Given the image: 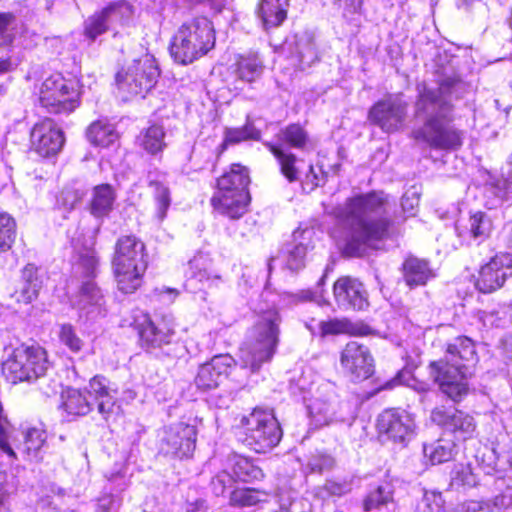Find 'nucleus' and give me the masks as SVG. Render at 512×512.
Returning a JSON list of instances; mask_svg holds the SVG:
<instances>
[{"label":"nucleus","mask_w":512,"mask_h":512,"mask_svg":"<svg viewBox=\"0 0 512 512\" xmlns=\"http://www.w3.org/2000/svg\"><path fill=\"white\" fill-rule=\"evenodd\" d=\"M379 433L386 434L394 442L409 441L414 434L415 422L405 410L387 409L377 419Z\"/></svg>","instance_id":"nucleus-19"},{"label":"nucleus","mask_w":512,"mask_h":512,"mask_svg":"<svg viewBox=\"0 0 512 512\" xmlns=\"http://www.w3.org/2000/svg\"><path fill=\"white\" fill-rule=\"evenodd\" d=\"M402 275L405 284L410 288L424 286L428 281L435 278V273L429 262L415 256H409L404 260Z\"/></svg>","instance_id":"nucleus-26"},{"label":"nucleus","mask_w":512,"mask_h":512,"mask_svg":"<svg viewBox=\"0 0 512 512\" xmlns=\"http://www.w3.org/2000/svg\"><path fill=\"white\" fill-rule=\"evenodd\" d=\"M112 265L119 290L134 292L147 267L144 243L134 235L121 236L115 245Z\"/></svg>","instance_id":"nucleus-7"},{"label":"nucleus","mask_w":512,"mask_h":512,"mask_svg":"<svg viewBox=\"0 0 512 512\" xmlns=\"http://www.w3.org/2000/svg\"><path fill=\"white\" fill-rule=\"evenodd\" d=\"M77 91L60 76L46 79L40 89V104L50 113H69L77 106Z\"/></svg>","instance_id":"nucleus-12"},{"label":"nucleus","mask_w":512,"mask_h":512,"mask_svg":"<svg viewBox=\"0 0 512 512\" xmlns=\"http://www.w3.org/2000/svg\"><path fill=\"white\" fill-rule=\"evenodd\" d=\"M414 118L419 126L412 130V137L433 149L454 151L463 144V131L453 124L454 101L461 99L466 86L456 76L442 79L436 87L417 84Z\"/></svg>","instance_id":"nucleus-1"},{"label":"nucleus","mask_w":512,"mask_h":512,"mask_svg":"<svg viewBox=\"0 0 512 512\" xmlns=\"http://www.w3.org/2000/svg\"><path fill=\"white\" fill-rule=\"evenodd\" d=\"M333 293L340 308L363 310L368 306L367 293L357 279L348 276L339 278L334 283Z\"/></svg>","instance_id":"nucleus-22"},{"label":"nucleus","mask_w":512,"mask_h":512,"mask_svg":"<svg viewBox=\"0 0 512 512\" xmlns=\"http://www.w3.org/2000/svg\"><path fill=\"white\" fill-rule=\"evenodd\" d=\"M311 230L295 231L293 233V243L286 247V266L291 271H298L304 267V259L307 254L308 245L304 240L308 239Z\"/></svg>","instance_id":"nucleus-33"},{"label":"nucleus","mask_w":512,"mask_h":512,"mask_svg":"<svg viewBox=\"0 0 512 512\" xmlns=\"http://www.w3.org/2000/svg\"><path fill=\"white\" fill-rule=\"evenodd\" d=\"M165 131L160 125H151L143 130L137 138L141 148L151 155L162 152L166 144L164 142Z\"/></svg>","instance_id":"nucleus-40"},{"label":"nucleus","mask_w":512,"mask_h":512,"mask_svg":"<svg viewBox=\"0 0 512 512\" xmlns=\"http://www.w3.org/2000/svg\"><path fill=\"white\" fill-rule=\"evenodd\" d=\"M333 4L338 8L343 7V15L345 17L360 14L363 5L362 0H333Z\"/></svg>","instance_id":"nucleus-60"},{"label":"nucleus","mask_w":512,"mask_h":512,"mask_svg":"<svg viewBox=\"0 0 512 512\" xmlns=\"http://www.w3.org/2000/svg\"><path fill=\"white\" fill-rule=\"evenodd\" d=\"M63 408L71 415H86L91 411V404L86 396L77 389H67L63 393Z\"/></svg>","instance_id":"nucleus-42"},{"label":"nucleus","mask_w":512,"mask_h":512,"mask_svg":"<svg viewBox=\"0 0 512 512\" xmlns=\"http://www.w3.org/2000/svg\"><path fill=\"white\" fill-rule=\"evenodd\" d=\"M16 237L15 220L7 213H0V253L8 251Z\"/></svg>","instance_id":"nucleus-47"},{"label":"nucleus","mask_w":512,"mask_h":512,"mask_svg":"<svg viewBox=\"0 0 512 512\" xmlns=\"http://www.w3.org/2000/svg\"><path fill=\"white\" fill-rule=\"evenodd\" d=\"M295 66L304 70L318 60L313 35L307 31L297 33L286 42Z\"/></svg>","instance_id":"nucleus-25"},{"label":"nucleus","mask_w":512,"mask_h":512,"mask_svg":"<svg viewBox=\"0 0 512 512\" xmlns=\"http://www.w3.org/2000/svg\"><path fill=\"white\" fill-rule=\"evenodd\" d=\"M265 146L276 158L280 168V173L284 176V178L289 183L300 181L301 169L299 164L303 163V160L297 158L295 154L285 150L280 145L266 142Z\"/></svg>","instance_id":"nucleus-30"},{"label":"nucleus","mask_w":512,"mask_h":512,"mask_svg":"<svg viewBox=\"0 0 512 512\" xmlns=\"http://www.w3.org/2000/svg\"><path fill=\"white\" fill-rule=\"evenodd\" d=\"M408 103L401 95L389 96L374 104L369 110V120L384 132L398 131L404 125Z\"/></svg>","instance_id":"nucleus-15"},{"label":"nucleus","mask_w":512,"mask_h":512,"mask_svg":"<svg viewBox=\"0 0 512 512\" xmlns=\"http://www.w3.org/2000/svg\"><path fill=\"white\" fill-rule=\"evenodd\" d=\"M31 142L40 156L49 157L60 151L64 143V136L54 121L46 118L33 127Z\"/></svg>","instance_id":"nucleus-21"},{"label":"nucleus","mask_w":512,"mask_h":512,"mask_svg":"<svg viewBox=\"0 0 512 512\" xmlns=\"http://www.w3.org/2000/svg\"><path fill=\"white\" fill-rule=\"evenodd\" d=\"M430 418L433 423L452 432L458 439H469L476 430L474 417L453 407H435Z\"/></svg>","instance_id":"nucleus-18"},{"label":"nucleus","mask_w":512,"mask_h":512,"mask_svg":"<svg viewBox=\"0 0 512 512\" xmlns=\"http://www.w3.org/2000/svg\"><path fill=\"white\" fill-rule=\"evenodd\" d=\"M455 512H484V500H467L455 507Z\"/></svg>","instance_id":"nucleus-64"},{"label":"nucleus","mask_w":512,"mask_h":512,"mask_svg":"<svg viewBox=\"0 0 512 512\" xmlns=\"http://www.w3.org/2000/svg\"><path fill=\"white\" fill-rule=\"evenodd\" d=\"M269 493L254 488L236 489L231 493L230 503L237 507H250L261 502H266Z\"/></svg>","instance_id":"nucleus-43"},{"label":"nucleus","mask_w":512,"mask_h":512,"mask_svg":"<svg viewBox=\"0 0 512 512\" xmlns=\"http://www.w3.org/2000/svg\"><path fill=\"white\" fill-rule=\"evenodd\" d=\"M506 319V312L499 310L484 311L481 315L483 324L488 327H500L506 322Z\"/></svg>","instance_id":"nucleus-58"},{"label":"nucleus","mask_w":512,"mask_h":512,"mask_svg":"<svg viewBox=\"0 0 512 512\" xmlns=\"http://www.w3.org/2000/svg\"><path fill=\"white\" fill-rule=\"evenodd\" d=\"M444 499L440 492L426 491L422 499L417 503L415 512H442Z\"/></svg>","instance_id":"nucleus-51"},{"label":"nucleus","mask_w":512,"mask_h":512,"mask_svg":"<svg viewBox=\"0 0 512 512\" xmlns=\"http://www.w3.org/2000/svg\"><path fill=\"white\" fill-rule=\"evenodd\" d=\"M234 478L231 473L227 471L219 472L215 477L211 480V488L213 493L216 496L223 495L227 488H230L234 482Z\"/></svg>","instance_id":"nucleus-56"},{"label":"nucleus","mask_w":512,"mask_h":512,"mask_svg":"<svg viewBox=\"0 0 512 512\" xmlns=\"http://www.w3.org/2000/svg\"><path fill=\"white\" fill-rule=\"evenodd\" d=\"M475 361L473 341L460 336L447 345L444 359L429 364V375L444 394L459 402L468 394V369Z\"/></svg>","instance_id":"nucleus-3"},{"label":"nucleus","mask_w":512,"mask_h":512,"mask_svg":"<svg viewBox=\"0 0 512 512\" xmlns=\"http://www.w3.org/2000/svg\"><path fill=\"white\" fill-rule=\"evenodd\" d=\"M193 277L196 278L199 282H206L209 287L218 286V284L222 282L220 275H212V273L209 272L206 268H199L197 271L193 272Z\"/></svg>","instance_id":"nucleus-62"},{"label":"nucleus","mask_w":512,"mask_h":512,"mask_svg":"<svg viewBox=\"0 0 512 512\" xmlns=\"http://www.w3.org/2000/svg\"><path fill=\"white\" fill-rule=\"evenodd\" d=\"M215 45V31L206 17H196L178 29L170 44L174 60L186 65L206 55Z\"/></svg>","instance_id":"nucleus-5"},{"label":"nucleus","mask_w":512,"mask_h":512,"mask_svg":"<svg viewBox=\"0 0 512 512\" xmlns=\"http://www.w3.org/2000/svg\"><path fill=\"white\" fill-rule=\"evenodd\" d=\"M116 394V389L109 386V381L103 376H94L88 386V394L93 396L96 401L107 398L111 394Z\"/></svg>","instance_id":"nucleus-52"},{"label":"nucleus","mask_w":512,"mask_h":512,"mask_svg":"<svg viewBox=\"0 0 512 512\" xmlns=\"http://www.w3.org/2000/svg\"><path fill=\"white\" fill-rule=\"evenodd\" d=\"M241 422L245 427L243 443L256 453L269 452L282 438L280 424L272 410L255 408Z\"/></svg>","instance_id":"nucleus-10"},{"label":"nucleus","mask_w":512,"mask_h":512,"mask_svg":"<svg viewBox=\"0 0 512 512\" xmlns=\"http://www.w3.org/2000/svg\"><path fill=\"white\" fill-rule=\"evenodd\" d=\"M364 510L377 512H396L397 506L393 499L390 485H380L372 490L364 499Z\"/></svg>","instance_id":"nucleus-35"},{"label":"nucleus","mask_w":512,"mask_h":512,"mask_svg":"<svg viewBox=\"0 0 512 512\" xmlns=\"http://www.w3.org/2000/svg\"><path fill=\"white\" fill-rule=\"evenodd\" d=\"M116 394H111L107 398H103L97 401V410L102 417L107 420L111 415L116 412L119 406L116 405Z\"/></svg>","instance_id":"nucleus-59"},{"label":"nucleus","mask_w":512,"mask_h":512,"mask_svg":"<svg viewBox=\"0 0 512 512\" xmlns=\"http://www.w3.org/2000/svg\"><path fill=\"white\" fill-rule=\"evenodd\" d=\"M75 306L79 310L80 317H86L89 320L103 316L106 312L104 295L91 279L82 283Z\"/></svg>","instance_id":"nucleus-24"},{"label":"nucleus","mask_w":512,"mask_h":512,"mask_svg":"<svg viewBox=\"0 0 512 512\" xmlns=\"http://www.w3.org/2000/svg\"><path fill=\"white\" fill-rule=\"evenodd\" d=\"M474 483V477L469 467L459 465L452 471L451 485L452 486H471Z\"/></svg>","instance_id":"nucleus-57"},{"label":"nucleus","mask_w":512,"mask_h":512,"mask_svg":"<svg viewBox=\"0 0 512 512\" xmlns=\"http://www.w3.org/2000/svg\"><path fill=\"white\" fill-rule=\"evenodd\" d=\"M510 277L512 253L498 252L480 267L475 285L481 293H492L502 288Z\"/></svg>","instance_id":"nucleus-14"},{"label":"nucleus","mask_w":512,"mask_h":512,"mask_svg":"<svg viewBox=\"0 0 512 512\" xmlns=\"http://www.w3.org/2000/svg\"><path fill=\"white\" fill-rule=\"evenodd\" d=\"M133 14L132 6L125 1L112 3L94 13L84 22V35L91 41L105 33L113 23H124Z\"/></svg>","instance_id":"nucleus-17"},{"label":"nucleus","mask_w":512,"mask_h":512,"mask_svg":"<svg viewBox=\"0 0 512 512\" xmlns=\"http://www.w3.org/2000/svg\"><path fill=\"white\" fill-rule=\"evenodd\" d=\"M234 359L228 354L214 356L211 361L201 365L195 377V385L203 391L217 388L227 377Z\"/></svg>","instance_id":"nucleus-23"},{"label":"nucleus","mask_w":512,"mask_h":512,"mask_svg":"<svg viewBox=\"0 0 512 512\" xmlns=\"http://www.w3.org/2000/svg\"><path fill=\"white\" fill-rule=\"evenodd\" d=\"M25 457L34 462H41L48 450L47 433L40 427H29L23 431V442L19 446Z\"/></svg>","instance_id":"nucleus-27"},{"label":"nucleus","mask_w":512,"mask_h":512,"mask_svg":"<svg viewBox=\"0 0 512 512\" xmlns=\"http://www.w3.org/2000/svg\"><path fill=\"white\" fill-rule=\"evenodd\" d=\"M341 164L336 163L330 166L329 171L324 170L323 165H317L314 167L313 165H309V170L305 175V179L303 180V186H309V189L312 191L318 186H322L327 182L328 175L332 173L333 175H337L340 170Z\"/></svg>","instance_id":"nucleus-46"},{"label":"nucleus","mask_w":512,"mask_h":512,"mask_svg":"<svg viewBox=\"0 0 512 512\" xmlns=\"http://www.w3.org/2000/svg\"><path fill=\"white\" fill-rule=\"evenodd\" d=\"M90 143L96 146L107 147L118 139V133L113 124L106 119L94 121L86 132Z\"/></svg>","instance_id":"nucleus-37"},{"label":"nucleus","mask_w":512,"mask_h":512,"mask_svg":"<svg viewBox=\"0 0 512 512\" xmlns=\"http://www.w3.org/2000/svg\"><path fill=\"white\" fill-rule=\"evenodd\" d=\"M334 466V459L331 455L317 452L307 459L306 467L311 473H322Z\"/></svg>","instance_id":"nucleus-55"},{"label":"nucleus","mask_w":512,"mask_h":512,"mask_svg":"<svg viewBox=\"0 0 512 512\" xmlns=\"http://www.w3.org/2000/svg\"><path fill=\"white\" fill-rule=\"evenodd\" d=\"M196 434V428L185 423L165 428L160 441V451L172 458H188L195 449Z\"/></svg>","instance_id":"nucleus-16"},{"label":"nucleus","mask_w":512,"mask_h":512,"mask_svg":"<svg viewBox=\"0 0 512 512\" xmlns=\"http://www.w3.org/2000/svg\"><path fill=\"white\" fill-rule=\"evenodd\" d=\"M116 192L109 184H100L93 188L88 210L96 219L103 220L109 217L114 209Z\"/></svg>","instance_id":"nucleus-28"},{"label":"nucleus","mask_w":512,"mask_h":512,"mask_svg":"<svg viewBox=\"0 0 512 512\" xmlns=\"http://www.w3.org/2000/svg\"><path fill=\"white\" fill-rule=\"evenodd\" d=\"M512 506V488L507 487L493 499L484 500V512H500Z\"/></svg>","instance_id":"nucleus-54"},{"label":"nucleus","mask_w":512,"mask_h":512,"mask_svg":"<svg viewBox=\"0 0 512 512\" xmlns=\"http://www.w3.org/2000/svg\"><path fill=\"white\" fill-rule=\"evenodd\" d=\"M281 317L276 309L261 313L254 324L251 335L240 349V359L244 367L252 372L270 361L279 343Z\"/></svg>","instance_id":"nucleus-4"},{"label":"nucleus","mask_w":512,"mask_h":512,"mask_svg":"<svg viewBox=\"0 0 512 512\" xmlns=\"http://www.w3.org/2000/svg\"><path fill=\"white\" fill-rule=\"evenodd\" d=\"M340 363L355 381L365 380L374 372V360L368 348L356 341L346 344Z\"/></svg>","instance_id":"nucleus-20"},{"label":"nucleus","mask_w":512,"mask_h":512,"mask_svg":"<svg viewBox=\"0 0 512 512\" xmlns=\"http://www.w3.org/2000/svg\"><path fill=\"white\" fill-rule=\"evenodd\" d=\"M13 428L8 418L3 413V407L0 403V451L6 454L10 459H16V453L11 446Z\"/></svg>","instance_id":"nucleus-49"},{"label":"nucleus","mask_w":512,"mask_h":512,"mask_svg":"<svg viewBox=\"0 0 512 512\" xmlns=\"http://www.w3.org/2000/svg\"><path fill=\"white\" fill-rule=\"evenodd\" d=\"M159 69L153 56L145 54L129 65L124 74L118 73L116 82L119 90L128 100L135 96L144 97L157 83Z\"/></svg>","instance_id":"nucleus-11"},{"label":"nucleus","mask_w":512,"mask_h":512,"mask_svg":"<svg viewBox=\"0 0 512 512\" xmlns=\"http://www.w3.org/2000/svg\"><path fill=\"white\" fill-rule=\"evenodd\" d=\"M249 183L247 169L239 164H233L230 171L217 181V191L211 198L213 208L230 219L242 217L250 202Z\"/></svg>","instance_id":"nucleus-6"},{"label":"nucleus","mask_w":512,"mask_h":512,"mask_svg":"<svg viewBox=\"0 0 512 512\" xmlns=\"http://www.w3.org/2000/svg\"><path fill=\"white\" fill-rule=\"evenodd\" d=\"M308 412L312 423L317 428L333 422H350L355 417L351 404L340 401L333 392L325 399H313L308 405Z\"/></svg>","instance_id":"nucleus-13"},{"label":"nucleus","mask_w":512,"mask_h":512,"mask_svg":"<svg viewBox=\"0 0 512 512\" xmlns=\"http://www.w3.org/2000/svg\"><path fill=\"white\" fill-rule=\"evenodd\" d=\"M406 385L416 391L417 393L424 395L430 391V385L424 381L417 380L408 371H400L398 374L389 381H386L378 391L391 390L398 385Z\"/></svg>","instance_id":"nucleus-45"},{"label":"nucleus","mask_w":512,"mask_h":512,"mask_svg":"<svg viewBox=\"0 0 512 512\" xmlns=\"http://www.w3.org/2000/svg\"><path fill=\"white\" fill-rule=\"evenodd\" d=\"M47 369L46 351L39 346L21 345L2 363L4 376L14 384L43 380Z\"/></svg>","instance_id":"nucleus-9"},{"label":"nucleus","mask_w":512,"mask_h":512,"mask_svg":"<svg viewBox=\"0 0 512 512\" xmlns=\"http://www.w3.org/2000/svg\"><path fill=\"white\" fill-rule=\"evenodd\" d=\"M493 230L491 217L485 212H476L468 220V234L474 240L486 239Z\"/></svg>","instance_id":"nucleus-44"},{"label":"nucleus","mask_w":512,"mask_h":512,"mask_svg":"<svg viewBox=\"0 0 512 512\" xmlns=\"http://www.w3.org/2000/svg\"><path fill=\"white\" fill-rule=\"evenodd\" d=\"M322 335L349 334L352 336H367L373 330L362 321L352 322L348 319H330L319 324Z\"/></svg>","instance_id":"nucleus-31"},{"label":"nucleus","mask_w":512,"mask_h":512,"mask_svg":"<svg viewBox=\"0 0 512 512\" xmlns=\"http://www.w3.org/2000/svg\"><path fill=\"white\" fill-rule=\"evenodd\" d=\"M342 233V251L349 257L362 256L368 247L390 236L393 222L383 192H369L346 199L334 209Z\"/></svg>","instance_id":"nucleus-2"},{"label":"nucleus","mask_w":512,"mask_h":512,"mask_svg":"<svg viewBox=\"0 0 512 512\" xmlns=\"http://www.w3.org/2000/svg\"><path fill=\"white\" fill-rule=\"evenodd\" d=\"M248 139H260V131L257 130L252 124H246L241 128L229 129L226 132V141L230 143H238Z\"/></svg>","instance_id":"nucleus-53"},{"label":"nucleus","mask_w":512,"mask_h":512,"mask_svg":"<svg viewBox=\"0 0 512 512\" xmlns=\"http://www.w3.org/2000/svg\"><path fill=\"white\" fill-rule=\"evenodd\" d=\"M498 240L507 250L512 251V221L506 222L499 232Z\"/></svg>","instance_id":"nucleus-63"},{"label":"nucleus","mask_w":512,"mask_h":512,"mask_svg":"<svg viewBox=\"0 0 512 512\" xmlns=\"http://www.w3.org/2000/svg\"><path fill=\"white\" fill-rule=\"evenodd\" d=\"M148 187L152 191L155 215L162 222L166 218L167 211L171 205V194L165 174L150 172L148 175Z\"/></svg>","instance_id":"nucleus-29"},{"label":"nucleus","mask_w":512,"mask_h":512,"mask_svg":"<svg viewBox=\"0 0 512 512\" xmlns=\"http://www.w3.org/2000/svg\"><path fill=\"white\" fill-rule=\"evenodd\" d=\"M289 0H261L258 15L266 29L277 27L287 17Z\"/></svg>","instance_id":"nucleus-34"},{"label":"nucleus","mask_w":512,"mask_h":512,"mask_svg":"<svg viewBox=\"0 0 512 512\" xmlns=\"http://www.w3.org/2000/svg\"><path fill=\"white\" fill-rule=\"evenodd\" d=\"M58 337L60 342L73 353L80 352L84 346V341L71 324L60 325Z\"/></svg>","instance_id":"nucleus-50"},{"label":"nucleus","mask_w":512,"mask_h":512,"mask_svg":"<svg viewBox=\"0 0 512 512\" xmlns=\"http://www.w3.org/2000/svg\"><path fill=\"white\" fill-rule=\"evenodd\" d=\"M456 444L452 440L439 439L436 442L424 445L423 452L432 464H441L451 460L455 454Z\"/></svg>","instance_id":"nucleus-41"},{"label":"nucleus","mask_w":512,"mask_h":512,"mask_svg":"<svg viewBox=\"0 0 512 512\" xmlns=\"http://www.w3.org/2000/svg\"><path fill=\"white\" fill-rule=\"evenodd\" d=\"M419 205V197L415 191L406 192L401 198L402 210L408 215H414L415 209Z\"/></svg>","instance_id":"nucleus-61"},{"label":"nucleus","mask_w":512,"mask_h":512,"mask_svg":"<svg viewBox=\"0 0 512 512\" xmlns=\"http://www.w3.org/2000/svg\"><path fill=\"white\" fill-rule=\"evenodd\" d=\"M131 326L137 332L139 345L144 351L155 356L170 355L165 348L172 344L175 335V324L171 316L152 317L138 311L133 316Z\"/></svg>","instance_id":"nucleus-8"},{"label":"nucleus","mask_w":512,"mask_h":512,"mask_svg":"<svg viewBox=\"0 0 512 512\" xmlns=\"http://www.w3.org/2000/svg\"><path fill=\"white\" fill-rule=\"evenodd\" d=\"M86 191L74 185L65 187L57 197V206L67 212L72 211L84 198Z\"/></svg>","instance_id":"nucleus-48"},{"label":"nucleus","mask_w":512,"mask_h":512,"mask_svg":"<svg viewBox=\"0 0 512 512\" xmlns=\"http://www.w3.org/2000/svg\"><path fill=\"white\" fill-rule=\"evenodd\" d=\"M232 476L235 481L251 483L263 479L264 473L250 458L234 455L230 459Z\"/></svg>","instance_id":"nucleus-36"},{"label":"nucleus","mask_w":512,"mask_h":512,"mask_svg":"<svg viewBox=\"0 0 512 512\" xmlns=\"http://www.w3.org/2000/svg\"><path fill=\"white\" fill-rule=\"evenodd\" d=\"M277 139L279 145H286L289 148L305 150L310 144L308 132L298 123L289 124L282 128L278 134Z\"/></svg>","instance_id":"nucleus-38"},{"label":"nucleus","mask_w":512,"mask_h":512,"mask_svg":"<svg viewBox=\"0 0 512 512\" xmlns=\"http://www.w3.org/2000/svg\"><path fill=\"white\" fill-rule=\"evenodd\" d=\"M264 65L258 54L241 55L236 63V74L245 82H253L263 73Z\"/></svg>","instance_id":"nucleus-39"},{"label":"nucleus","mask_w":512,"mask_h":512,"mask_svg":"<svg viewBox=\"0 0 512 512\" xmlns=\"http://www.w3.org/2000/svg\"><path fill=\"white\" fill-rule=\"evenodd\" d=\"M42 288V280L38 275V268L34 264H27L22 269L21 287L15 292L16 300L25 304L34 301Z\"/></svg>","instance_id":"nucleus-32"}]
</instances>
